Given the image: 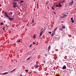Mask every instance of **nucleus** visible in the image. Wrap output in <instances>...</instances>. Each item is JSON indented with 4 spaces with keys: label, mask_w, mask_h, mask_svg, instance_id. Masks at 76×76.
<instances>
[{
    "label": "nucleus",
    "mask_w": 76,
    "mask_h": 76,
    "mask_svg": "<svg viewBox=\"0 0 76 76\" xmlns=\"http://www.w3.org/2000/svg\"><path fill=\"white\" fill-rule=\"evenodd\" d=\"M74 22V20H71V22L72 23H73Z\"/></svg>",
    "instance_id": "nucleus-13"
},
{
    "label": "nucleus",
    "mask_w": 76,
    "mask_h": 76,
    "mask_svg": "<svg viewBox=\"0 0 76 76\" xmlns=\"http://www.w3.org/2000/svg\"><path fill=\"white\" fill-rule=\"evenodd\" d=\"M53 7H56V6H54V5H53Z\"/></svg>",
    "instance_id": "nucleus-38"
},
{
    "label": "nucleus",
    "mask_w": 76,
    "mask_h": 76,
    "mask_svg": "<svg viewBox=\"0 0 76 76\" xmlns=\"http://www.w3.org/2000/svg\"><path fill=\"white\" fill-rule=\"evenodd\" d=\"M52 9L53 10H55L54 9V8L53 7H52Z\"/></svg>",
    "instance_id": "nucleus-21"
},
{
    "label": "nucleus",
    "mask_w": 76,
    "mask_h": 76,
    "mask_svg": "<svg viewBox=\"0 0 76 76\" xmlns=\"http://www.w3.org/2000/svg\"><path fill=\"white\" fill-rule=\"evenodd\" d=\"M34 66L36 68H37L39 67V66L38 65H37L36 66Z\"/></svg>",
    "instance_id": "nucleus-9"
},
{
    "label": "nucleus",
    "mask_w": 76,
    "mask_h": 76,
    "mask_svg": "<svg viewBox=\"0 0 76 76\" xmlns=\"http://www.w3.org/2000/svg\"><path fill=\"white\" fill-rule=\"evenodd\" d=\"M21 76H22V75H21Z\"/></svg>",
    "instance_id": "nucleus-43"
},
{
    "label": "nucleus",
    "mask_w": 76,
    "mask_h": 76,
    "mask_svg": "<svg viewBox=\"0 0 76 76\" xmlns=\"http://www.w3.org/2000/svg\"><path fill=\"white\" fill-rule=\"evenodd\" d=\"M1 67V66H0V67Z\"/></svg>",
    "instance_id": "nucleus-44"
},
{
    "label": "nucleus",
    "mask_w": 76,
    "mask_h": 76,
    "mask_svg": "<svg viewBox=\"0 0 76 76\" xmlns=\"http://www.w3.org/2000/svg\"><path fill=\"white\" fill-rule=\"evenodd\" d=\"M56 28H55L54 29V33H55V31H56Z\"/></svg>",
    "instance_id": "nucleus-16"
},
{
    "label": "nucleus",
    "mask_w": 76,
    "mask_h": 76,
    "mask_svg": "<svg viewBox=\"0 0 76 76\" xmlns=\"http://www.w3.org/2000/svg\"><path fill=\"white\" fill-rule=\"evenodd\" d=\"M67 5H68V4H66V5L65 6V7H67Z\"/></svg>",
    "instance_id": "nucleus-17"
},
{
    "label": "nucleus",
    "mask_w": 76,
    "mask_h": 76,
    "mask_svg": "<svg viewBox=\"0 0 76 76\" xmlns=\"http://www.w3.org/2000/svg\"><path fill=\"white\" fill-rule=\"evenodd\" d=\"M50 49V46H49V47L48 48V51H49Z\"/></svg>",
    "instance_id": "nucleus-8"
},
{
    "label": "nucleus",
    "mask_w": 76,
    "mask_h": 76,
    "mask_svg": "<svg viewBox=\"0 0 76 76\" xmlns=\"http://www.w3.org/2000/svg\"><path fill=\"white\" fill-rule=\"evenodd\" d=\"M23 28H24V26H23Z\"/></svg>",
    "instance_id": "nucleus-39"
},
{
    "label": "nucleus",
    "mask_w": 76,
    "mask_h": 76,
    "mask_svg": "<svg viewBox=\"0 0 76 76\" xmlns=\"http://www.w3.org/2000/svg\"><path fill=\"white\" fill-rule=\"evenodd\" d=\"M13 4H14L13 7L14 8H15V7H18L17 5H16V4L15 2L13 3Z\"/></svg>",
    "instance_id": "nucleus-1"
},
{
    "label": "nucleus",
    "mask_w": 76,
    "mask_h": 76,
    "mask_svg": "<svg viewBox=\"0 0 76 76\" xmlns=\"http://www.w3.org/2000/svg\"><path fill=\"white\" fill-rule=\"evenodd\" d=\"M31 57H29L28 59H27L26 61H27L31 58Z\"/></svg>",
    "instance_id": "nucleus-14"
},
{
    "label": "nucleus",
    "mask_w": 76,
    "mask_h": 76,
    "mask_svg": "<svg viewBox=\"0 0 76 76\" xmlns=\"http://www.w3.org/2000/svg\"><path fill=\"white\" fill-rule=\"evenodd\" d=\"M33 43L34 45L36 44V43H35V42H33Z\"/></svg>",
    "instance_id": "nucleus-29"
},
{
    "label": "nucleus",
    "mask_w": 76,
    "mask_h": 76,
    "mask_svg": "<svg viewBox=\"0 0 76 76\" xmlns=\"http://www.w3.org/2000/svg\"><path fill=\"white\" fill-rule=\"evenodd\" d=\"M4 14H5V15H5V16L6 17H7V18L9 17V15H7V12H5Z\"/></svg>",
    "instance_id": "nucleus-3"
},
{
    "label": "nucleus",
    "mask_w": 76,
    "mask_h": 76,
    "mask_svg": "<svg viewBox=\"0 0 76 76\" xmlns=\"http://www.w3.org/2000/svg\"><path fill=\"white\" fill-rule=\"evenodd\" d=\"M4 27L3 28V29L4 30H5V28H4Z\"/></svg>",
    "instance_id": "nucleus-32"
},
{
    "label": "nucleus",
    "mask_w": 76,
    "mask_h": 76,
    "mask_svg": "<svg viewBox=\"0 0 76 76\" xmlns=\"http://www.w3.org/2000/svg\"><path fill=\"white\" fill-rule=\"evenodd\" d=\"M8 18L9 19V20H10V21H12L13 20V19H14V18L13 17L12 18H11L10 17H8Z\"/></svg>",
    "instance_id": "nucleus-2"
},
{
    "label": "nucleus",
    "mask_w": 76,
    "mask_h": 76,
    "mask_svg": "<svg viewBox=\"0 0 76 76\" xmlns=\"http://www.w3.org/2000/svg\"><path fill=\"white\" fill-rule=\"evenodd\" d=\"M14 1H18L19 0H13Z\"/></svg>",
    "instance_id": "nucleus-28"
},
{
    "label": "nucleus",
    "mask_w": 76,
    "mask_h": 76,
    "mask_svg": "<svg viewBox=\"0 0 76 76\" xmlns=\"http://www.w3.org/2000/svg\"><path fill=\"white\" fill-rule=\"evenodd\" d=\"M8 73V72H6L4 73V74H2V75H6V74H7Z\"/></svg>",
    "instance_id": "nucleus-7"
},
{
    "label": "nucleus",
    "mask_w": 76,
    "mask_h": 76,
    "mask_svg": "<svg viewBox=\"0 0 76 76\" xmlns=\"http://www.w3.org/2000/svg\"><path fill=\"white\" fill-rule=\"evenodd\" d=\"M34 49H34H34L33 50H34Z\"/></svg>",
    "instance_id": "nucleus-42"
},
{
    "label": "nucleus",
    "mask_w": 76,
    "mask_h": 76,
    "mask_svg": "<svg viewBox=\"0 0 76 76\" xmlns=\"http://www.w3.org/2000/svg\"><path fill=\"white\" fill-rule=\"evenodd\" d=\"M43 31H41V33H42L43 32Z\"/></svg>",
    "instance_id": "nucleus-35"
},
{
    "label": "nucleus",
    "mask_w": 76,
    "mask_h": 76,
    "mask_svg": "<svg viewBox=\"0 0 76 76\" xmlns=\"http://www.w3.org/2000/svg\"><path fill=\"white\" fill-rule=\"evenodd\" d=\"M9 13H10L11 15H12V12H9Z\"/></svg>",
    "instance_id": "nucleus-26"
},
{
    "label": "nucleus",
    "mask_w": 76,
    "mask_h": 76,
    "mask_svg": "<svg viewBox=\"0 0 76 76\" xmlns=\"http://www.w3.org/2000/svg\"><path fill=\"white\" fill-rule=\"evenodd\" d=\"M6 25L7 26V24H6Z\"/></svg>",
    "instance_id": "nucleus-45"
},
{
    "label": "nucleus",
    "mask_w": 76,
    "mask_h": 76,
    "mask_svg": "<svg viewBox=\"0 0 76 76\" xmlns=\"http://www.w3.org/2000/svg\"><path fill=\"white\" fill-rule=\"evenodd\" d=\"M62 3H65V1H63L62 2Z\"/></svg>",
    "instance_id": "nucleus-33"
},
{
    "label": "nucleus",
    "mask_w": 76,
    "mask_h": 76,
    "mask_svg": "<svg viewBox=\"0 0 76 76\" xmlns=\"http://www.w3.org/2000/svg\"><path fill=\"white\" fill-rule=\"evenodd\" d=\"M23 2H24V1H20V3H23Z\"/></svg>",
    "instance_id": "nucleus-20"
},
{
    "label": "nucleus",
    "mask_w": 76,
    "mask_h": 76,
    "mask_svg": "<svg viewBox=\"0 0 76 76\" xmlns=\"http://www.w3.org/2000/svg\"><path fill=\"white\" fill-rule=\"evenodd\" d=\"M42 33H40V37H41L42 36Z\"/></svg>",
    "instance_id": "nucleus-22"
},
{
    "label": "nucleus",
    "mask_w": 76,
    "mask_h": 76,
    "mask_svg": "<svg viewBox=\"0 0 76 76\" xmlns=\"http://www.w3.org/2000/svg\"><path fill=\"white\" fill-rule=\"evenodd\" d=\"M66 66H64L63 67V68H62V69H66Z\"/></svg>",
    "instance_id": "nucleus-5"
},
{
    "label": "nucleus",
    "mask_w": 76,
    "mask_h": 76,
    "mask_svg": "<svg viewBox=\"0 0 76 76\" xmlns=\"http://www.w3.org/2000/svg\"><path fill=\"white\" fill-rule=\"evenodd\" d=\"M17 42H20V40H17Z\"/></svg>",
    "instance_id": "nucleus-18"
},
{
    "label": "nucleus",
    "mask_w": 76,
    "mask_h": 76,
    "mask_svg": "<svg viewBox=\"0 0 76 76\" xmlns=\"http://www.w3.org/2000/svg\"><path fill=\"white\" fill-rule=\"evenodd\" d=\"M53 33H52V35H51V36H53Z\"/></svg>",
    "instance_id": "nucleus-36"
},
{
    "label": "nucleus",
    "mask_w": 76,
    "mask_h": 76,
    "mask_svg": "<svg viewBox=\"0 0 76 76\" xmlns=\"http://www.w3.org/2000/svg\"><path fill=\"white\" fill-rule=\"evenodd\" d=\"M58 6H59L58 7H61V6H62V5L60 4V3H59L58 4Z\"/></svg>",
    "instance_id": "nucleus-6"
},
{
    "label": "nucleus",
    "mask_w": 76,
    "mask_h": 76,
    "mask_svg": "<svg viewBox=\"0 0 76 76\" xmlns=\"http://www.w3.org/2000/svg\"><path fill=\"white\" fill-rule=\"evenodd\" d=\"M3 25V23L2 22L1 23V25Z\"/></svg>",
    "instance_id": "nucleus-19"
},
{
    "label": "nucleus",
    "mask_w": 76,
    "mask_h": 76,
    "mask_svg": "<svg viewBox=\"0 0 76 76\" xmlns=\"http://www.w3.org/2000/svg\"><path fill=\"white\" fill-rule=\"evenodd\" d=\"M56 7H58V5L56 4Z\"/></svg>",
    "instance_id": "nucleus-25"
},
{
    "label": "nucleus",
    "mask_w": 76,
    "mask_h": 76,
    "mask_svg": "<svg viewBox=\"0 0 76 76\" xmlns=\"http://www.w3.org/2000/svg\"><path fill=\"white\" fill-rule=\"evenodd\" d=\"M25 71L26 72H27L28 71V70H25Z\"/></svg>",
    "instance_id": "nucleus-27"
},
{
    "label": "nucleus",
    "mask_w": 76,
    "mask_h": 76,
    "mask_svg": "<svg viewBox=\"0 0 76 76\" xmlns=\"http://www.w3.org/2000/svg\"><path fill=\"white\" fill-rule=\"evenodd\" d=\"M49 34H51V31H50L49 32Z\"/></svg>",
    "instance_id": "nucleus-31"
},
{
    "label": "nucleus",
    "mask_w": 76,
    "mask_h": 76,
    "mask_svg": "<svg viewBox=\"0 0 76 76\" xmlns=\"http://www.w3.org/2000/svg\"><path fill=\"white\" fill-rule=\"evenodd\" d=\"M31 46H32V45H30V46H29V47H30V48H31Z\"/></svg>",
    "instance_id": "nucleus-34"
},
{
    "label": "nucleus",
    "mask_w": 76,
    "mask_h": 76,
    "mask_svg": "<svg viewBox=\"0 0 76 76\" xmlns=\"http://www.w3.org/2000/svg\"><path fill=\"white\" fill-rule=\"evenodd\" d=\"M49 3V1H47L46 2V4H48V3Z\"/></svg>",
    "instance_id": "nucleus-12"
},
{
    "label": "nucleus",
    "mask_w": 76,
    "mask_h": 76,
    "mask_svg": "<svg viewBox=\"0 0 76 76\" xmlns=\"http://www.w3.org/2000/svg\"><path fill=\"white\" fill-rule=\"evenodd\" d=\"M16 61V62H17V61Z\"/></svg>",
    "instance_id": "nucleus-41"
},
{
    "label": "nucleus",
    "mask_w": 76,
    "mask_h": 76,
    "mask_svg": "<svg viewBox=\"0 0 76 76\" xmlns=\"http://www.w3.org/2000/svg\"><path fill=\"white\" fill-rule=\"evenodd\" d=\"M33 38H36L35 36H34V37H33Z\"/></svg>",
    "instance_id": "nucleus-37"
},
{
    "label": "nucleus",
    "mask_w": 76,
    "mask_h": 76,
    "mask_svg": "<svg viewBox=\"0 0 76 76\" xmlns=\"http://www.w3.org/2000/svg\"><path fill=\"white\" fill-rule=\"evenodd\" d=\"M62 28L63 29H65V26H63Z\"/></svg>",
    "instance_id": "nucleus-10"
},
{
    "label": "nucleus",
    "mask_w": 76,
    "mask_h": 76,
    "mask_svg": "<svg viewBox=\"0 0 76 76\" xmlns=\"http://www.w3.org/2000/svg\"><path fill=\"white\" fill-rule=\"evenodd\" d=\"M43 30V28L41 29V30Z\"/></svg>",
    "instance_id": "nucleus-40"
},
{
    "label": "nucleus",
    "mask_w": 76,
    "mask_h": 76,
    "mask_svg": "<svg viewBox=\"0 0 76 76\" xmlns=\"http://www.w3.org/2000/svg\"><path fill=\"white\" fill-rule=\"evenodd\" d=\"M73 1H72L71 2L69 3V5H72L73 4Z\"/></svg>",
    "instance_id": "nucleus-4"
},
{
    "label": "nucleus",
    "mask_w": 76,
    "mask_h": 76,
    "mask_svg": "<svg viewBox=\"0 0 76 76\" xmlns=\"http://www.w3.org/2000/svg\"><path fill=\"white\" fill-rule=\"evenodd\" d=\"M53 12L55 14H56V13H55V12L53 11Z\"/></svg>",
    "instance_id": "nucleus-30"
},
{
    "label": "nucleus",
    "mask_w": 76,
    "mask_h": 76,
    "mask_svg": "<svg viewBox=\"0 0 76 76\" xmlns=\"http://www.w3.org/2000/svg\"><path fill=\"white\" fill-rule=\"evenodd\" d=\"M71 20H73V18H71Z\"/></svg>",
    "instance_id": "nucleus-23"
},
{
    "label": "nucleus",
    "mask_w": 76,
    "mask_h": 76,
    "mask_svg": "<svg viewBox=\"0 0 76 76\" xmlns=\"http://www.w3.org/2000/svg\"><path fill=\"white\" fill-rule=\"evenodd\" d=\"M15 70V69H14L12 71H11V72H14Z\"/></svg>",
    "instance_id": "nucleus-15"
},
{
    "label": "nucleus",
    "mask_w": 76,
    "mask_h": 76,
    "mask_svg": "<svg viewBox=\"0 0 76 76\" xmlns=\"http://www.w3.org/2000/svg\"><path fill=\"white\" fill-rule=\"evenodd\" d=\"M34 19L33 18V19H32V22L33 23H34Z\"/></svg>",
    "instance_id": "nucleus-11"
},
{
    "label": "nucleus",
    "mask_w": 76,
    "mask_h": 76,
    "mask_svg": "<svg viewBox=\"0 0 76 76\" xmlns=\"http://www.w3.org/2000/svg\"><path fill=\"white\" fill-rule=\"evenodd\" d=\"M60 30H61V31H63V29L62 28H60Z\"/></svg>",
    "instance_id": "nucleus-24"
}]
</instances>
